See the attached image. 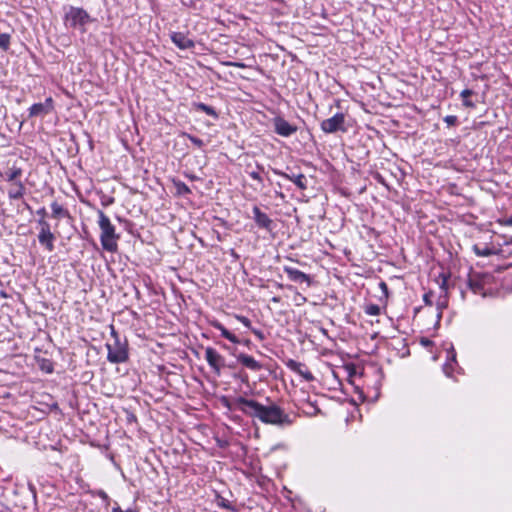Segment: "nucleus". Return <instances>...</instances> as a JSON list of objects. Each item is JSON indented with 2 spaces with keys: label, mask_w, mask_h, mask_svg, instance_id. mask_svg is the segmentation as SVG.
<instances>
[{
  "label": "nucleus",
  "mask_w": 512,
  "mask_h": 512,
  "mask_svg": "<svg viewBox=\"0 0 512 512\" xmlns=\"http://www.w3.org/2000/svg\"><path fill=\"white\" fill-rule=\"evenodd\" d=\"M447 307V300L445 298H443L442 300H439L438 303H437V310H438V314H437V317L438 319L441 318L442 316V310L444 308Z\"/></svg>",
  "instance_id": "obj_29"
},
{
  "label": "nucleus",
  "mask_w": 512,
  "mask_h": 512,
  "mask_svg": "<svg viewBox=\"0 0 512 512\" xmlns=\"http://www.w3.org/2000/svg\"><path fill=\"white\" fill-rule=\"evenodd\" d=\"M257 169H258V171H251V172H249V176H250L253 180L258 181L259 183H263V178H262V177H261V175H260V171H263V170H264V167L258 164V165H257Z\"/></svg>",
  "instance_id": "obj_26"
},
{
  "label": "nucleus",
  "mask_w": 512,
  "mask_h": 512,
  "mask_svg": "<svg viewBox=\"0 0 512 512\" xmlns=\"http://www.w3.org/2000/svg\"><path fill=\"white\" fill-rule=\"evenodd\" d=\"M111 335L114 337L113 343H107V360L110 363L118 364L128 360V348L126 342H121L115 330L112 329Z\"/></svg>",
  "instance_id": "obj_3"
},
{
  "label": "nucleus",
  "mask_w": 512,
  "mask_h": 512,
  "mask_svg": "<svg viewBox=\"0 0 512 512\" xmlns=\"http://www.w3.org/2000/svg\"><path fill=\"white\" fill-rule=\"evenodd\" d=\"M228 67H238V68H245L246 65L242 62H233V61H227L224 63Z\"/></svg>",
  "instance_id": "obj_33"
},
{
  "label": "nucleus",
  "mask_w": 512,
  "mask_h": 512,
  "mask_svg": "<svg viewBox=\"0 0 512 512\" xmlns=\"http://www.w3.org/2000/svg\"><path fill=\"white\" fill-rule=\"evenodd\" d=\"M186 176H187L190 180H192V181H194V180H198V179H199L196 175H193V174H189V175H188V174H186Z\"/></svg>",
  "instance_id": "obj_40"
},
{
  "label": "nucleus",
  "mask_w": 512,
  "mask_h": 512,
  "mask_svg": "<svg viewBox=\"0 0 512 512\" xmlns=\"http://www.w3.org/2000/svg\"><path fill=\"white\" fill-rule=\"evenodd\" d=\"M212 326L219 330L221 335L226 338L227 340H229L230 342L232 343H235V344H238L240 343V340L233 334L231 333L229 330H227L223 324H221L220 322L218 321H213L212 322Z\"/></svg>",
  "instance_id": "obj_18"
},
{
  "label": "nucleus",
  "mask_w": 512,
  "mask_h": 512,
  "mask_svg": "<svg viewBox=\"0 0 512 512\" xmlns=\"http://www.w3.org/2000/svg\"><path fill=\"white\" fill-rule=\"evenodd\" d=\"M444 122L448 125V126H454L456 123H457V116L455 115H447L444 117Z\"/></svg>",
  "instance_id": "obj_30"
},
{
  "label": "nucleus",
  "mask_w": 512,
  "mask_h": 512,
  "mask_svg": "<svg viewBox=\"0 0 512 512\" xmlns=\"http://www.w3.org/2000/svg\"><path fill=\"white\" fill-rule=\"evenodd\" d=\"M498 224H512V216L506 221L498 220Z\"/></svg>",
  "instance_id": "obj_39"
},
{
  "label": "nucleus",
  "mask_w": 512,
  "mask_h": 512,
  "mask_svg": "<svg viewBox=\"0 0 512 512\" xmlns=\"http://www.w3.org/2000/svg\"><path fill=\"white\" fill-rule=\"evenodd\" d=\"M22 173L23 171L20 167L13 165L5 173L6 181L15 184L16 182L20 181L19 178L22 176Z\"/></svg>",
  "instance_id": "obj_19"
},
{
  "label": "nucleus",
  "mask_w": 512,
  "mask_h": 512,
  "mask_svg": "<svg viewBox=\"0 0 512 512\" xmlns=\"http://www.w3.org/2000/svg\"><path fill=\"white\" fill-rule=\"evenodd\" d=\"M25 194V186L22 181H18L13 184V187L9 189L8 196L12 200H20Z\"/></svg>",
  "instance_id": "obj_17"
},
{
  "label": "nucleus",
  "mask_w": 512,
  "mask_h": 512,
  "mask_svg": "<svg viewBox=\"0 0 512 512\" xmlns=\"http://www.w3.org/2000/svg\"><path fill=\"white\" fill-rule=\"evenodd\" d=\"M381 287L386 288V284L384 282H382Z\"/></svg>",
  "instance_id": "obj_44"
},
{
  "label": "nucleus",
  "mask_w": 512,
  "mask_h": 512,
  "mask_svg": "<svg viewBox=\"0 0 512 512\" xmlns=\"http://www.w3.org/2000/svg\"><path fill=\"white\" fill-rule=\"evenodd\" d=\"M320 127L321 130L327 134L336 133L338 131L345 132V114L342 112L336 113L334 116L323 120Z\"/></svg>",
  "instance_id": "obj_6"
},
{
  "label": "nucleus",
  "mask_w": 512,
  "mask_h": 512,
  "mask_svg": "<svg viewBox=\"0 0 512 512\" xmlns=\"http://www.w3.org/2000/svg\"><path fill=\"white\" fill-rule=\"evenodd\" d=\"M101 244L103 249L109 252L117 250L118 236L115 234L114 226H101Z\"/></svg>",
  "instance_id": "obj_7"
},
{
  "label": "nucleus",
  "mask_w": 512,
  "mask_h": 512,
  "mask_svg": "<svg viewBox=\"0 0 512 512\" xmlns=\"http://www.w3.org/2000/svg\"><path fill=\"white\" fill-rule=\"evenodd\" d=\"M429 342H430L429 340L422 341V343H423L424 345H428V344H429Z\"/></svg>",
  "instance_id": "obj_43"
},
{
  "label": "nucleus",
  "mask_w": 512,
  "mask_h": 512,
  "mask_svg": "<svg viewBox=\"0 0 512 512\" xmlns=\"http://www.w3.org/2000/svg\"><path fill=\"white\" fill-rule=\"evenodd\" d=\"M474 92L470 89H464L461 94H460V97L462 98L463 100V105L465 107H468V108H474L475 107V104L469 100V97L473 94Z\"/></svg>",
  "instance_id": "obj_24"
},
{
  "label": "nucleus",
  "mask_w": 512,
  "mask_h": 512,
  "mask_svg": "<svg viewBox=\"0 0 512 512\" xmlns=\"http://www.w3.org/2000/svg\"><path fill=\"white\" fill-rule=\"evenodd\" d=\"M171 40L182 50L191 49L195 46L194 41L182 32H173L171 34Z\"/></svg>",
  "instance_id": "obj_15"
},
{
  "label": "nucleus",
  "mask_w": 512,
  "mask_h": 512,
  "mask_svg": "<svg viewBox=\"0 0 512 512\" xmlns=\"http://www.w3.org/2000/svg\"><path fill=\"white\" fill-rule=\"evenodd\" d=\"M172 184L175 189V193L178 196H186L191 193V189L179 179L173 178Z\"/></svg>",
  "instance_id": "obj_21"
},
{
  "label": "nucleus",
  "mask_w": 512,
  "mask_h": 512,
  "mask_svg": "<svg viewBox=\"0 0 512 512\" xmlns=\"http://www.w3.org/2000/svg\"><path fill=\"white\" fill-rule=\"evenodd\" d=\"M274 130L280 136L289 137L297 131V127L282 117H276L274 118Z\"/></svg>",
  "instance_id": "obj_11"
},
{
  "label": "nucleus",
  "mask_w": 512,
  "mask_h": 512,
  "mask_svg": "<svg viewBox=\"0 0 512 512\" xmlns=\"http://www.w3.org/2000/svg\"><path fill=\"white\" fill-rule=\"evenodd\" d=\"M490 238L491 242L488 245L481 247L480 245L475 244L473 246V249L478 256H489L498 253H505V250L502 247L512 243V239L508 241L506 236L498 234H494L490 236Z\"/></svg>",
  "instance_id": "obj_4"
},
{
  "label": "nucleus",
  "mask_w": 512,
  "mask_h": 512,
  "mask_svg": "<svg viewBox=\"0 0 512 512\" xmlns=\"http://www.w3.org/2000/svg\"><path fill=\"white\" fill-rule=\"evenodd\" d=\"M10 42V37L7 34H0V48L6 50L8 49Z\"/></svg>",
  "instance_id": "obj_28"
},
{
  "label": "nucleus",
  "mask_w": 512,
  "mask_h": 512,
  "mask_svg": "<svg viewBox=\"0 0 512 512\" xmlns=\"http://www.w3.org/2000/svg\"><path fill=\"white\" fill-rule=\"evenodd\" d=\"M205 359L213 371L220 375L221 369L224 365V358L212 347L205 349Z\"/></svg>",
  "instance_id": "obj_10"
},
{
  "label": "nucleus",
  "mask_w": 512,
  "mask_h": 512,
  "mask_svg": "<svg viewBox=\"0 0 512 512\" xmlns=\"http://www.w3.org/2000/svg\"><path fill=\"white\" fill-rule=\"evenodd\" d=\"M236 319L238 321H240L245 327H247V328L251 327V321L247 317L241 316V315H236Z\"/></svg>",
  "instance_id": "obj_31"
},
{
  "label": "nucleus",
  "mask_w": 512,
  "mask_h": 512,
  "mask_svg": "<svg viewBox=\"0 0 512 512\" xmlns=\"http://www.w3.org/2000/svg\"><path fill=\"white\" fill-rule=\"evenodd\" d=\"M194 145L201 148L204 146V141L196 136H193L191 134H184Z\"/></svg>",
  "instance_id": "obj_27"
},
{
  "label": "nucleus",
  "mask_w": 512,
  "mask_h": 512,
  "mask_svg": "<svg viewBox=\"0 0 512 512\" xmlns=\"http://www.w3.org/2000/svg\"><path fill=\"white\" fill-rule=\"evenodd\" d=\"M432 297V294L431 293H426L424 296H423V300L425 302L426 305H431L432 302L430 300V298Z\"/></svg>",
  "instance_id": "obj_36"
},
{
  "label": "nucleus",
  "mask_w": 512,
  "mask_h": 512,
  "mask_svg": "<svg viewBox=\"0 0 512 512\" xmlns=\"http://www.w3.org/2000/svg\"><path fill=\"white\" fill-rule=\"evenodd\" d=\"M274 174L281 176L285 179L293 182L300 190H305L307 188V177L302 173H295L293 169L287 168V171H281L278 169H273Z\"/></svg>",
  "instance_id": "obj_8"
},
{
  "label": "nucleus",
  "mask_w": 512,
  "mask_h": 512,
  "mask_svg": "<svg viewBox=\"0 0 512 512\" xmlns=\"http://www.w3.org/2000/svg\"><path fill=\"white\" fill-rule=\"evenodd\" d=\"M112 512H137L136 510L132 509V508H128L126 510H123L121 509V507L119 506H116L112 509Z\"/></svg>",
  "instance_id": "obj_35"
},
{
  "label": "nucleus",
  "mask_w": 512,
  "mask_h": 512,
  "mask_svg": "<svg viewBox=\"0 0 512 512\" xmlns=\"http://www.w3.org/2000/svg\"><path fill=\"white\" fill-rule=\"evenodd\" d=\"M53 110V100L51 97L46 98L43 103H35L29 108V117H37L46 115Z\"/></svg>",
  "instance_id": "obj_13"
},
{
  "label": "nucleus",
  "mask_w": 512,
  "mask_h": 512,
  "mask_svg": "<svg viewBox=\"0 0 512 512\" xmlns=\"http://www.w3.org/2000/svg\"><path fill=\"white\" fill-rule=\"evenodd\" d=\"M52 217L56 220H61L63 217L68 216L67 211L57 202L51 204Z\"/></svg>",
  "instance_id": "obj_22"
},
{
  "label": "nucleus",
  "mask_w": 512,
  "mask_h": 512,
  "mask_svg": "<svg viewBox=\"0 0 512 512\" xmlns=\"http://www.w3.org/2000/svg\"><path fill=\"white\" fill-rule=\"evenodd\" d=\"M448 355L450 356V359H451L452 361H455V360H456V353H455V351H454L453 347H451V351H449V352H448Z\"/></svg>",
  "instance_id": "obj_38"
},
{
  "label": "nucleus",
  "mask_w": 512,
  "mask_h": 512,
  "mask_svg": "<svg viewBox=\"0 0 512 512\" xmlns=\"http://www.w3.org/2000/svg\"><path fill=\"white\" fill-rule=\"evenodd\" d=\"M39 242L45 246L49 251H52L54 248L53 240L54 235L48 228H42L41 232L39 233Z\"/></svg>",
  "instance_id": "obj_16"
},
{
  "label": "nucleus",
  "mask_w": 512,
  "mask_h": 512,
  "mask_svg": "<svg viewBox=\"0 0 512 512\" xmlns=\"http://www.w3.org/2000/svg\"><path fill=\"white\" fill-rule=\"evenodd\" d=\"M92 21L86 10L80 7L69 6L64 15L66 27L86 31L85 26Z\"/></svg>",
  "instance_id": "obj_2"
},
{
  "label": "nucleus",
  "mask_w": 512,
  "mask_h": 512,
  "mask_svg": "<svg viewBox=\"0 0 512 512\" xmlns=\"http://www.w3.org/2000/svg\"><path fill=\"white\" fill-rule=\"evenodd\" d=\"M365 313L370 316H377L380 314V307L376 304H369L365 307Z\"/></svg>",
  "instance_id": "obj_25"
},
{
  "label": "nucleus",
  "mask_w": 512,
  "mask_h": 512,
  "mask_svg": "<svg viewBox=\"0 0 512 512\" xmlns=\"http://www.w3.org/2000/svg\"><path fill=\"white\" fill-rule=\"evenodd\" d=\"M286 366L293 372L299 374L301 377H303L304 380L306 381H313L314 380V376L313 374L310 372V370L305 366V364L301 363V362H298L296 360H293V359H289L287 362H286Z\"/></svg>",
  "instance_id": "obj_12"
},
{
  "label": "nucleus",
  "mask_w": 512,
  "mask_h": 512,
  "mask_svg": "<svg viewBox=\"0 0 512 512\" xmlns=\"http://www.w3.org/2000/svg\"><path fill=\"white\" fill-rule=\"evenodd\" d=\"M99 221L98 224H111L109 218L102 212L98 211Z\"/></svg>",
  "instance_id": "obj_32"
},
{
  "label": "nucleus",
  "mask_w": 512,
  "mask_h": 512,
  "mask_svg": "<svg viewBox=\"0 0 512 512\" xmlns=\"http://www.w3.org/2000/svg\"><path fill=\"white\" fill-rule=\"evenodd\" d=\"M493 276L489 273L472 272L469 274L468 286L474 294L486 296L491 289Z\"/></svg>",
  "instance_id": "obj_5"
},
{
  "label": "nucleus",
  "mask_w": 512,
  "mask_h": 512,
  "mask_svg": "<svg viewBox=\"0 0 512 512\" xmlns=\"http://www.w3.org/2000/svg\"><path fill=\"white\" fill-rule=\"evenodd\" d=\"M253 215H254V218H255L257 224H269L270 223V220L268 219L267 215L265 213L261 212V210L258 207L253 208Z\"/></svg>",
  "instance_id": "obj_23"
},
{
  "label": "nucleus",
  "mask_w": 512,
  "mask_h": 512,
  "mask_svg": "<svg viewBox=\"0 0 512 512\" xmlns=\"http://www.w3.org/2000/svg\"><path fill=\"white\" fill-rule=\"evenodd\" d=\"M235 406L242 413L258 418L265 424L278 426H289L292 424L289 415L276 404L264 406L255 400L238 397L235 399Z\"/></svg>",
  "instance_id": "obj_1"
},
{
  "label": "nucleus",
  "mask_w": 512,
  "mask_h": 512,
  "mask_svg": "<svg viewBox=\"0 0 512 512\" xmlns=\"http://www.w3.org/2000/svg\"><path fill=\"white\" fill-rule=\"evenodd\" d=\"M244 344L248 346L250 344V340H245Z\"/></svg>",
  "instance_id": "obj_42"
},
{
  "label": "nucleus",
  "mask_w": 512,
  "mask_h": 512,
  "mask_svg": "<svg viewBox=\"0 0 512 512\" xmlns=\"http://www.w3.org/2000/svg\"><path fill=\"white\" fill-rule=\"evenodd\" d=\"M252 331L260 340H262L264 338V335L260 330L253 329Z\"/></svg>",
  "instance_id": "obj_37"
},
{
  "label": "nucleus",
  "mask_w": 512,
  "mask_h": 512,
  "mask_svg": "<svg viewBox=\"0 0 512 512\" xmlns=\"http://www.w3.org/2000/svg\"><path fill=\"white\" fill-rule=\"evenodd\" d=\"M283 271L286 273L290 281L297 284H305L306 287H310L312 284V278L310 275L288 265L283 266Z\"/></svg>",
  "instance_id": "obj_9"
},
{
  "label": "nucleus",
  "mask_w": 512,
  "mask_h": 512,
  "mask_svg": "<svg viewBox=\"0 0 512 512\" xmlns=\"http://www.w3.org/2000/svg\"><path fill=\"white\" fill-rule=\"evenodd\" d=\"M234 356L241 365H243L249 370L260 371L263 368V365L259 361H257L254 357L248 354L239 353L234 354Z\"/></svg>",
  "instance_id": "obj_14"
},
{
  "label": "nucleus",
  "mask_w": 512,
  "mask_h": 512,
  "mask_svg": "<svg viewBox=\"0 0 512 512\" xmlns=\"http://www.w3.org/2000/svg\"><path fill=\"white\" fill-rule=\"evenodd\" d=\"M448 366H449V364H448V363H446V364L444 365V367H443V370H444V372L449 376V375H450V373H449V371H448Z\"/></svg>",
  "instance_id": "obj_41"
},
{
  "label": "nucleus",
  "mask_w": 512,
  "mask_h": 512,
  "mask_svg": "<svg viewBox=\"0 0 512 512\" xmlns=\"http://www.w3.org/2000/svg\"><path fill=\"white\" fill-rule=\"evenodd\" d=\"M193 107L198 111H202V112L206 113L207 115L213 117L214 119H218V117H219V114L217 113L215 108L212 106H209L205 103L195 102V103H193Z\"/></svg>",
  "instance_id": "obj_20"
},
{
  "label": "nucleus",
  "mask_w": 512,
  "mask_h": 512,
  "mask_svg": "<svg viewBox=\"0 0 512 512\" xmlns=\"http://www.w3.org/2000/svg\"><path fill=\"white\" fill-rule=\"evenodd\" d=\"M97 495L104 501H106L107 503L109 502V496L107 495V493L103 490H99L97 492Z\"/></svg>",
  "instance_id": "obj_34"
}]
</instances>
